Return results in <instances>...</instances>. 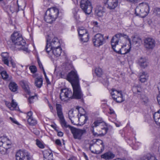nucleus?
I'll list each match as a JSON object with an SVG mask.
<instances>
[{
    "label": "nucleus",
    "instance_id": "obj_22",
    "mask_svg": "<svg viewBox=\"0 0 160 160\" xmlns=\"http://www.w3.org/2000/svg\"><path fill=\"white\" fill-rule=\"evenodd\" d=\"M20 84L25 92L28 94L30 95V91L29 87V82L26 81H22L20 82Z\"/></svg>",
    "mask_w": 160,
    "mask_h": 160
},
{
    "label": "nucleus",
    "instance_id": "obj_18",
    "mask_svg": "<svg viewBox=\"0 0 160 160\" xmlns=\"http://www.w3.org/2000/svg\"><path fill=\"white\" fill-rule=\"evenodd\" d=\"M62 48L61 47L52 48L48 54L50 56L58 57L60 55L62 52Z\"/></svg>",
    "mask_w": 160,
    "mask_h": 160
},
{
    "label": "nucleus",
    "instance_id": "obj_55",
    "mask_svg": "<svg viewBox=\"0 0 160 160\" xmlns=\"http://www.w3.org/2000/svg\"><path fill=\"white\" fill-rule=\"evenodd\" d=\"M5 104L7 107H8L10 109L11 103L8 101H5Z\"/></svg>",
    "mask_w": 160,
    "mask_h": 160
},
{
    "label": "nucleus",
    "instance_id": "obj_9",
    "mask_svg": "<svg viewBox=\"0 0 160 160\" xmlns=\"http://www.w3.org/2000/svg\"><path fill=\"white\" fill-rule=\"evenodd\" d=\"M80 5L85 14L89 15L92 12L93 7L91 2L89 0H81Z\"/></svg>",
    "mask_w": 160,
    "mask_h": 160
},
{
    "label": "nucleus",
    "instance_id": "obj_32",
    "mask_svg": "<svg viewBox=\"0 0 160 160\" xmlns=\"http://www.w3.org/2000/svg\"><path fill=\"white\" fill-rule=\"evenodd\" d=\"M132 40L133 44L136 45L137 47L139 46L140 43L142 42V40L141 38L138 36L134 37Z\"/></svg>",
    "mask_w": 160,
    "mask_h": 160
},
{
    "label": "nucleus",
    "instance_id": "obj_50",
    "mask_svg": "<svg viewBox=\"0 0 160 160\" xmlns=\"http://www.w3.org/2000/svg\"><path fill=\"white\" fill-rule=\"evenodd\" d=\"M62 59H63L65 62L68 61V58L67 57V54L64 52L62 53Z\"/></svg>",
    "mask_w": 160,
    "mask_h": 160
},
{
    "label": "nucleus",
    "instance_id": "obj_56",
    "mask_svg": "<svg viewBox=\"0 0 160 160\" xmlns=\"http://www.w3.org/2000/svg\"><path fill=\"white\" fill-rule=\"evenodd\" d=\"M32 112L31 111H29L27 113V116L28 117V118H32Z\"/></svg>",
    "mask_w": 160,
    "mask_h": 160
},
{
    "label": "nucleus",
    "instance_id": "obj_14",
    "mask_svg": "<svg viewBox=\"0 0 160 160\" xmlns=\"http://www.w3.org/2000/svg\"><path fill=\"white\" fill-rule=\"evenodd\" d=\"M19 8L18 4L12 3L10 5L5 6L4 9L8 13L12 14L15 12H18Z\"/></svg>",
    "mask_w": 160,
    "mask_h": 160
},
{
    "label": "nucleus",
    "instance_id": "obj_6",
    "mask_svg": "<svg viewBox=\"0 0 160 160\" xmlns=\"http://www.w3.org/2000/svg\"><path fill=\"white\" fill-rule=\"evenodd\" d=\"M56 110L57 116L60 119V122L62 127L64 129L69 128L71 130V128H73V127L67 124L64 118L62 105L59 104H56Z\"/></svg>",
    "mask_w": 160,
    "mask_h": 160
},
{
    "label": "nucleus",
    "instance_id": "obj_51",
    "mask_svg": "<svg viewBox=\"0 0 160 160\" xmlns=\"http://www.w3.org/2000/svg\"><path fill=\"white\" fill-rule=\"evenodd\" d=\"M9 118L11 120V121L13 123L17 125L19 124L18 122L15 120V119L12 118L11 117H10Z\"/></svg>",
    "mask_w": 160,
    "mask_h": 160
},
{
    "label": "nucleus",
    "instance_id": "obj_25",
    "mask_svg": "<svg viewBox=\"0 0 160 160\" xmlns=\"http://www.w3.org/2000/svg\"><path fill=\"white\" fill-rule=\"evenodd\" d=\"M149 75L146 72H142L139 73V80L142 83H144L148 79Z\"/></svg>",
    "mask_w": 160,
    "mask_h": 160
},
{
    "label": "nucleus",
    "instance_id": "obj_23",
    "mask_svg": "<svg viewBox=\"0 0 160 160\" xmlns=\"http://www.w3.org/2000/svg\"><path fill=\"white\" fill-rule=\"evenodd\" d=\"M44 160H53V154L52 151L45 150L43 152Z\"/></svg>",
    "mask_w": 160,
    "mask_h": 160
},
{
    "label": "nucleus",
    "instance_id": "obj_27",
    "mask_svg": "<svg viewBox=\"0 0 160 160\" xmlns=\"http://www.w3.org/2000/svg\"><path fill=\"white\" fill-rule=\"evenodd\" d=\"M101 157L102 158L105 160H109L114 158L115 157V155L112 152H108L102 155Z\"/></svg>",
    "mask_w": 160,
    "mask_h": 160
},
{
    "label": "nucleus",
    "instance_id": "obj_40",
    "mask_svg": "<svg viewBox=\"0 0 160 160\" xmlns=\"http://www.w3.org/2000/svg\"><path fill=\"white\" fill-rule=\"evenodd\" d=\"M18 108L17 106V104L16 102H14V100H12V102L11 103L10 109L11 110H18Z\"/></svg>",
    "mask_w": 160,
    "mask_h": 160
},
{
    "label": "nucleus",
    "instance_id": "obj_11",
    "mask_svg": "<svg viewBox=\"0 0 160 160\" xmlns=\"http://www.w3.org/2000/svg\"><path fill=\"white\" fill-rule=\"evenodd\" d=\"M92 42L94 46L99 47L105 43L106 40L104 38L103 35L98 33L94 36L92 39Z\"/></svg>",
    "mask_w": 160,
    "mask_h": 160
},
{
    "label": "nucleus",
    "instance_id": "obj_35",
    "mask_svg": "<svg viewBox=\"0 0 160 160\" xmlns=\"http://www.w3.org/2000/svg\"><path fill=\"white\" fill-rule=\"evenodd\" d=\"M139 160H157L155 157L151 155L150 154L141 157Z\"/></svg>",
    "mask_w": 160,
    "mask_h": 160
},
{
    "label": "nucleus",
    "instance_id": "obj_46",
    "mask_svg": "<svg viewBox=\"0 0 160 160\" xmlns=\"http://www.w3.org/2000/svg\"><path fill=\"white\" fill-rule=\"evenodd\" d=\"M78 11V9L77 8H75L73 10L72 13L73 14L74 18L77 19H78L79 16L77 13Z\"/></svg>",
    "mask_w": 160,
    "mask_h": 160
},
{
    "label": "nucleus",
    "instance_id": "obj_39",
    "mask_svg": "<svg viewBox=\"0 0 160 160\" xmlns=\"http://www.w3.org/2000/svg\"><path fill=\"white\" fill-rule=\"evenodd\" d=\"M80 37L81 38V41L83 42H87L89 39V34L88 33L83 35H82L80 36Z\"/></svg>",
    "mask_w": 160,
    "mask_h": 160
},
{
    "label": "nucleus",
    "instance_id": "obj_8",
    "mask_svg": "<svg viewBox=\"0 0 160 160\" xmlns=\"http://www.w3.org/2000/svg\"><path fill=\"white\" fill-rule=\"evenodd\" d=\"M59 47H61L59 41L57 38H55L52 39L51 42L50 41L47 39L45 50L47 53L49 54L52 48Z\"/></svg>",
    "mask_w": 160,
    "mask_h": 160
},
{
    "label": "nucleus",
    "instance_id": "obj_24",
    "mask_svg": "<svg viewBox=\"0 0 160 160\" xmlns=\"http://www.w3.org/2000/svg\"><path fill=\"white\" fill-rule=\"evenodd\" d=\"M2 60L4 64L9 66V61L11 58L9 55V54L7 52H3L2 53Z\"/></svg>",
    "mask_w": 160,
    "mask_h": 160
},
{
    "label": "nucleus",
    "instance_id": "obj_30",
    "mask_svg": "<svg viewBox=\"0 0 160 160\" xmlns=\"http://www.w3.org/2000/svg\"><path fill=\"white\" fill-rule=\"evenodd\" d=\"M0 74L2 78L4 80L8 81L12 80V77L11 76H9L6 71H2L0 73Z\"/></svg>",
    "mask_w": 160,
    "mask_h": 160
},
{
    "label": "nucleus",
    "instance_id": "obj_36",
    "mask_svg": "<svg viewBox=\"0 0 160 160\" xmlns=\"http://www.w3.org/2000/svg\"><path fill=\"white\" fill-rule=\"evenodd\" d=\"M94 72L96 75L98 77H101L103 74L102 69L99 67H97L95 68Z\"/></svg>",
    "mask_w": 160,
    "mask_h": 160
},
{
    "label": "nucleus",
    "instance_id": "obj_47",
    "mask_svg": "<svg viewBox=\"0 0 160 160\" xmlns=\"http://www.w3.org/2000/svg\"><path fill=\"white\" fill-rule=\"evenodd\" d=\"M29 69L32 73H35L37 71L36 67L34 65L30 66L29 67Z\"/></svg>",
    "mask_w": 160,
    "mask_h": 160
},
{
    "label": "nucleus",
    "instance_id": "obj_61",
    "mask_svg": "<svg viewBox=\"0 0 160 160\" xmlns=\"http://www.w3.org/2000/svg\"><path fill=\"white\" fill-rule=\"evenodd\" d=\"M34 133L36 135H38L39 133V131L37 130H34Z\"/></svg>",
    "mask_w": 160,
    "mask_h": 160
},
{
    "label": "nucleus",
    "instance_id": "obj_54",
    "mask_svg": "<svg viewBox=\"0 0 160 160\" xmlns=\"http://www.w3.org/2000/svg\"><path fill=\"white\" fill-rule=\"evenodd\" d=\"M38 64L39 66V68L41 69H42V70L44 69V68L43 67V66L41 62L40 61H38Z\"/></svg>",
    "mask_w": 160,
    "mask_h": 160
},
{
    "label": "nucleus",
    "instance_id": "obj_33",
    "mask_svg": "<svg viewBox=\"0 0 160 160\" xmlns=\"http://www.w3.org/2000/svg\"><path fill=\"white\" fill-rule=\"evenodd\" d=\"M9 88L12 92H15L18 90V86L15 82H11L9 84Z\"/></svg>",
    "mask_w": 160,
    "mask_h": 160
},
{
    "label": "nucleus",
    "instance_id": "obj_29",
    "mask_svg": "<svg viewBox=\"0 0 160 160\" xmlns=\"http://www.w3.org/2000/svg\"><path fill=\"white\" fill-rule=\"evenodd\" d=\"M88 117L84 114H82L80 113V117H78V119L79 122L80 123V124L83 125L84 124L87 120H88Z\"/></svg>",
    "mask_w": 160,
    "mask_h": 160
},
{
    "label": "nucleus",
    "instance_id": "obj_13",
    "mask_svg": "<svg viewBox=\"0 0 160 160\" xmlns=\"http://www.w3.org/2000/svg\"><path fill=\"white\" fill-rule=\"evenodd\" d=\"M111 95L113 99L117 102H121L124 101L121 91L112 90Z\"/></svg>",
    "mask_w": 160,
    "mask_h": 160
},
{
    "label": "nucleus",
    "instance_id": "obj_57",
    "mask_svg": "<svg viewBox=\"0 0 160 160\" xmlns=\"http://www.w3.org/2000/svg\"><path fill=\"white\" fill-rule=\"evenodd\" d=\"M9 61L10 62L12 66V67L13 68H14L15 67V66H16V64H15V62H13L12 60V58H11V59H10V60H9Z\"/></svg>",
    "mask_w": 160,
    "mask_h": 160
},
{
    "label": "nucleus",
    "instance_id": "obj_62",
    "mask_svg": "<svg viewBox=\"0 0 160 160\" xmlns=\"http://www.w3.org/2000/svg\"><path fill=\"white\" fill-rule=\"evenodd\" d=\"M46 80V82L48 84H50V82L49 81V80L48 78H45Z\"/></svg>",
    "mask_w": 160,
    "mask_h": 160
},
{
    "label": "nucleus",
    "instance_id": "obj_5",
    "mask_svg": "<svg viewBox=\"0 0 160 160\" xmlns=\"http://www.w3.org/2000/svg\"><path fill=\"white\" fill-rule=\"evenodd\" d=\"M11 147L10 141L6 137L0 138V153L2 155H7L9 152L8 149Z\"/></svg>",
    "mask_w": 160,
    "mask_h": 160
},
{
    "label": "nucleus",
    "instance_id": "obj_43",
    "mask_svg": "<svg viewBox=\"0 0 160 160\" xmlns=\"http://www.w3.org/2000/svg\"><path fill=\"white\" fill-rule=\"evenodd\" d=\"M108 130V129L106 126V127H104L101 128V130L99 131V134L102 136L104 135L107 133Z\"/></svg>",
    "mask_w": 160,
    "mask_h": 160
},
{
    "label": "nucleus",
    "instance_id": "obj_17",
    "mask_svg": "<svg viewBox=\"0 0 160 160\" xmlns=\"http://www.w3.org/2000/svg\"><path fill=\"white\" fill-rule=\"evenodd\" d=\"M155 43L154 39L152 38H147L144 40V46L147 49H153L155 46Z\"/></svg>",
    "mask_w": 160,
    "mask_h": 160
},
{
    "label": "nucleus",
    "instance_id": "obj_60",
    "mask_svg": "<svg viewBox=\"0 0 160 160\" xmlns=\"http://www.w3.org/2000/svg\"><path fill=\"white\" fill-rule=\"evenodd\" d=\"M76 109L78 110V112L79 113H79V109H80L81 110H82L83 111L84 110L81 107H79L78 106H77L76 108Z\"/></svg>",
    "mask_w": 160,
    "mask_h": 160
},
{
    "label": "nucleus",
    "instance_id": "obj_49",
    "mask_svg": "<svg viewBox=\"0 0 160 160\" xmlns=\"http://www.w3.org/2000/svg\"><path fill=\"white\" fill-rule=\"evenodd\" d=\"M36 96V95H34L29 97L28 99L29 103H32L33 102V100Z\"/></svg>",
    "mask_w": 160,
    "mask_h": 160
},
{
    "label": "nucleus",
    "instance_id": "obj_42",
    "mask_svg": "<svg viewBox=\"0 0 160 160\" xmlns=\"http://www.w3.org/2000/svg\"><path fill=\"white\" fill-rule=\"evenodd\" d=\"M28 122L29 125L31 126H34L37 124V121L33 118H28Z\"/></svg>",
    "mask_w": 160,
    "mask_h": 160
},
{
    "label": "nucleus",
    "instance_id": "obj_34",
    "mask_svg": "<svg viewBox=\"0 0 160 160\" xmlns=\"http://www.w3.org/2000/svg\"><path fill=\"white\" fill-rule=\"evenodd\" d=\"M43 80L42 78H37L35 80V85L38 88H40L42 84Z\"/></svg>",
    "mask_w": 160,
    "mask_h": 160
},
{
    "label": "nucleus",
    "instance_id": "obj_59",
    "mask_svg": "<svg viewBox=\"0 0 160 160\" xmlns=\"http://www.w3.org/2000/svg\"><path fill=\"white\" fill-rule=\"evenodd\" d=\"M48 106L49 107V108L50 110V111L51 112H52V113H53L54 111L53 110V108L52 106L50 104H49L48 105Z\"/></svg>",
    "mask_w": 160,
    "mask_h": 160
},
{
    "label": "nucleus",
    "instance_id": "obj_37",
    "mask_svg": "<svg viewBox=\"0 0 160 160\" xmlns=\"http://www.w3.org/2000/svg\"><path fill=\"white\" fill-rule=\"evenodd\" d=\"M21 35L19 34L18 32H14L12 34L11 37V40L13 42L16 41V40L19 38V36H21Z\"/></svg>",
    "mask_w": 160,
    "mask_h": 160
},
{
    "label": "nucleus",
    "instance_id": "obj_64",
    "mask_svg": "<svg viewBox=\"0 0 160 160\" xmlns=\"http://www.w3.org/2000/svg\"><path fill=\"white\" fill-rule=\"evenodd\" d=\"M43 74H44V76L45 77V78H48L47 77V75H46V73L45 71V70L44 69L43 70Z\"/></svg>",
    "mask_w": 160,
    "mask_h": 160
},
{
    "label": "nucleus",
    "instance_id": "obj_28",
    "mask_svg": "<svg viewBox=\"0 0 160 160\" xmlns=\"http://www.w3.org/2000/svg\"><path fill=\"white\" fill-rule=\"evenodd\" d=\"M153 117L156 123L160 126V109L154 113Z\"/></svg>",
    "mask_w": 160,
    "mask_h": 160
},
{
    "label": "nucleus",
    "instance_id": "obj_4",
    "mask_svg": "<svg viewBox=\"0 0 160 160\" xmlns=\"http://www.w3.org/2000/svg\"><path fill=\"white\" fill-rule=\"evenodd\" d=\"M122 36L124 37L125 38H128V40L129 42V43H131V39L128 38V36L126 35H122L121 33H118L116 34L112 38L111 41V44L112 47V48L113 50L119 54H125L128 53L130 51V48L129 49L127 50L124 53H121V50L120 49L118 51H117L115 49V48L116 46L118 45L119 41V40L120 37Z\"/></svg>",
    "mask_w": 160,
    "mask_h": 160
},
{
    "label": "nucleus",
    "instance_id": "obj_52",
    "mask_svg": "<svg viewBox=\"0 0 160 160\" xmlns=\"http://www.w3.org/2000/svg\"><path fill=\"white\" fill-rule=\"evenodd\" d=\"M138 0H126V1L132 4H135L138 2Z\"/></svg>",
    "mask_w": 160,
    "mask_h": 160
},
{
    "label": "nucleus",
    "instance_id": "obj_20",
    "mask_svg": "<svg viewBox=\"0 0 160 160\" xmlns=\"http://www.w3.org/2000/svg\"><path fill=\"white\" fill-rule=\"evenodd\" d=\"M96 144L98 145L99 144H100L101 145H102V147L101 148L100 150H95V151H92L91 150V147L92 146V144H90L89 147V149L91 151V152L92 153L96 154H99L100 153H102L104 150V145H103V141L100 139H98L96 141Z\"/></svg>",
    "mask_w": 160,
    "mask_h": 160
},
{
    "label": "nucleus",
    "instance_id": "obj_16",
    "mask_svg": "<svg viewBox=\"0 0 160 160\" xmlns=\"http://www.w3.org/2000/svg\"><path fill=\"white\" fill-rule=\"evenodd\" d=\"M133 90L134 93H137L140 97L141 102L143 104H146L149 102V99L147 97L143 94H141V89L140 88L135 87L133 88Z\"/></svg>",
    "mask_w": 160,
    "mask_h": 160
},
{
    "label": "nucleus",
    "instance_id": "obj_7",
    "mask_svg": "<svg viewBox=\"0 0 160 160\" xmlns=\"http://www.w3.org/2000/svg\"><path fill=\"white\" fill-rule=\"evenodd\" d=\"M67 80L71 83L72 86L81 88L79 82L78 76L76 71H72L70 72L67 77Z\"/></svg>",
    "mask_w": 160,
    "mask_h": 160
},
{
    "label": "nucleus",
    "instance_id": "obj_53",
    "mask_svg": "<svg viewBox=\"0 0 160 160\" xmlns=\"http://www.w3.org/2000/svg\"><path fill=\"white\" fill-rule=\"evenodd\" d=\"M55 143L57 145L61 146V141L59 139H57L55 141Z\"/></svg>",
    "mask_w": 160,
    "mask_h": 160
},
{
    "label": "nucleus",
    "instance_id": "obj_44",
    "mask_svg": "<svg viewBox=\"0 0 160 160\" xmlns=\"http://www.w3.org/2000/svg\"><path fill=\"white\" fill-rule=\"evenodd\" d=\"M36 144L40 148L43 149L45 147L44 144L38 139L36 140Z\"/></svg>",
    "mask_w": 160,
    "mask_h": 160
},
{
    "label": "nucleus",
    "instance_id": "obj_21",
    "mask_svg": "<svg viewBox=\"0 0 160 160\" xmlns=\"http://www.w3.org/2000/svg\"><path fill=\"white\" fill-rule=\"evenodd\" d=\"M105 124L104 122L101 119H98L96 120L92 124L91 127V129L93 134L96 135V133H94V128H96L98 126H103Z\"/></svg>",
    "mask_w": 160,
    "mask_h": 160
},
{
    "label": "nucleus",
    "instance_id": "obj_10",
    "mask_svg": "<svg viewBox=\"0 0 160 160\" xmlns=\"http://www.w3.org/2000/svg\"><path fill=\"white\" fill-rule=\"evenodd\" d=\"M71 128V131L73 135V138L76 139H82L83 135L86 133V131L84 129H80L73 127Z\"/></svg>",
    "mask_w": 160,
    "mask_h": 160
},
{
    "label": "nucleus",
    "instance_id": "obj_2",
    "mask_svg": "<svg viewBox=\"0 0 160 160\" xmlns=\"http://www.w3.org/2000/svg\"><path fill=\"white\" fill-rule=\"evenodd\" d=\"M58 9L55 7L48 8L44 17V20L47 23H51L56 20L58 16Z\"/></svg>",
    "mask_w": 160,
    "mask_h": 160
},
{
    "label": "nucleus",
    "instance_id": "obj_1",
    "mask_svg": "<svg viewBox=\"0 0 160 160\" xmlns=\"http://www.w3.org/2000/svg\"><path fill=\"white\" fill-rule=\"evenodd\" d=\"M73 92L70 89L64 88L61 89L60 94V98L61 100L63 102H67L70 98L82 99L83 94L81 88L74 87L72 86Z\"/></svg>",
    "mask_w": 160,
    "mask_h": 160
},
{
    "label": "nucleus",
    "instance_id": "obj_3",
    "mask_svg": "<svg viewBox=\"0 0 160 160\" xmlns=\"http://www.w3.org/2000/svg\"><path fill=\"white\" fill-rule=\"evenodd\" d=\"M149 11L148 5L146 2H142L139 3L135 9V14L142 18H144L147 16Z\"/></svg>",
    "mask_w": 160,
    "mask_h": 160
},
{
    "label": "nucleus",
    "instance_id": "obj_12",
    "mask_svg": "<svg viewBox=\"0 0 160 160\" xmlns=\"http://www.w3.org/2000/svg\"><path fill=\"white\" fill-rule=\"evenodd\" d=\"M16 160H30V154L26 150H19L16 153Z\"/></svg>",
    "mask_w": 160,
    "mask_h": 160
},
{
    "label": "nucleus",
    "instance_id": "obj_26",
    "mask_svg": "<svg viewBox=\"0 0 160 160\" xmlns=\"http://www.w3.org/2000/svg\"><path fill=\"white\" fill-rule=\"evenodd\" d=\"M95 14L99 17L103 16L105 13L103 7L101 6H98L96 8L95 11Z\"/></svg>",
    "mask_w": 160,
    "mask_h": 160
},
{
    "label": "nucleus",
    "instance_id": "obj_19",
    "mask_svg": "<svg viewBox=\"0 0 160 160\" xmlns=\"http://www.w3.org/2000/svg\"><path fill=\"white\" fill-rule=\"evenodd\" d=\"M118 3V0H107L106 5L108 8L114 9L117 6Z\"/></svg>",
    "mask_w": 160,
    "mask_h": 160
},
{
    "label": "nucleus",
    "instance_id": "obj_41",
    "mask_svg": "<svg viewBox=\"0 0 160 160\" xmlns=\"http://www.w3.org/2000/svg\"><path fill=\"white\" fill-rule=\"evenodd\" d=\"M68 117L69 119L71 121L72 123H74V115L73 111L72 110H70L68 112Z\"/></svg>",
    "mask_w": 160,
    "mask_h": 160
},
{
    "label": "nucleus",
    "instance_id": "obj_58",
    "mask_svg": "<svg viewBox=\"0 0 160 160\" xmlns=\"http://www.w3.org/2000/svg\"><path fill=\"white\" fill-rule=\"evenodd\" d=\"M58 132V136L59 137H62L63 136V133L62 132L60 131H58V132Z\"/></svg>",
    "mask_w": 160,
    "mask_h": 160
},
{
    "label": "nucleus",
    "instance_id": "obj_15",
    "mask_svg": "<svg viewBox=\"0 0 160 160\" xmlns=\"http://www.w3.org/2000/svg\"><path fill=\"white\" fill-rule=\"evenodd\" d=\"M13 42L16 45L20 46V48L21 50L27 52H28L27 45H26L25 41L22 38V36H19V38Z\"/></svg>",
    "mask_w": 160,
    "mask_h": 160
},
{
    "label": "nucleus",
    "instance_id": "obj_31",
    "mask_svg": "<svg viewBox=\"0 0 160 160\" xmlns=\"http://www.w3.org/2000/svg\"><path fill=\"white\" fill-rule=\"evenodd\" d=\"M139 64L141 67L145 68L148 66V62L145 58H141L139 60Z\"/></svg>",
    "mask_w": 160,
    "mask_h": 160
},
{
    "label": "nucleus",
    "instance_id": "obj_63",
    "mask_svg": "<svg viewBox=\"0 0 160 160\" xmlns=\"http://www.w3.org/2000/svg\"><path fill=\"white\" fill-rule=\"evenodd\" d=\"M83 155L86 160L88 159V157L84 152L83 153Z\"/></svg>",
    "mask_w": 160,
    "mask_h": 160
},
{
    "label": "nucleus",
    "instance_id": "obj_48",
    "mask_svg": "<svg viewBox=\"0 0 160 160\" xmlns=\"http://www.w3.org/2000/svg\"><path fill=\"white\" fill-rule=\"evenodd\" d=\"M159 93L157 97V99L158 102L160 105V82L159 83L158 87Z\"/></svg>",
    "mask_w": 160,
    "mask_h": 160
},
{
    "label": "nucleus",
    "instance_id": "obj_38",
    "mask_svg": "<svg viewBox=\"0 0 160 160\" xmlns=\"http://www.w3.org/2000/svg\"><path fill=\"white\" fill-rule=\"evenodd\" d=\"M78 32L79 36L88 33L87 31L83 27L79 28L78 29Z\"/></svg>",
    "mask_w": 160,
    "mask_h": 160
},
{
    "label": "nucleus",
    "instance_id": "obj_45",
    "mask_svg": "<svg viewBox=\"0 0 160 160\" xmlns=\"http://www.w3.org/2000/svg\"><path fill=\"white\" fill-rule=\"evenodd\" d=\"M154 14L158 17H160V8H156L153 11Z\"/></svg>",
    "mask_w": 160,
    "mask_h": 160
}]
</instances>
